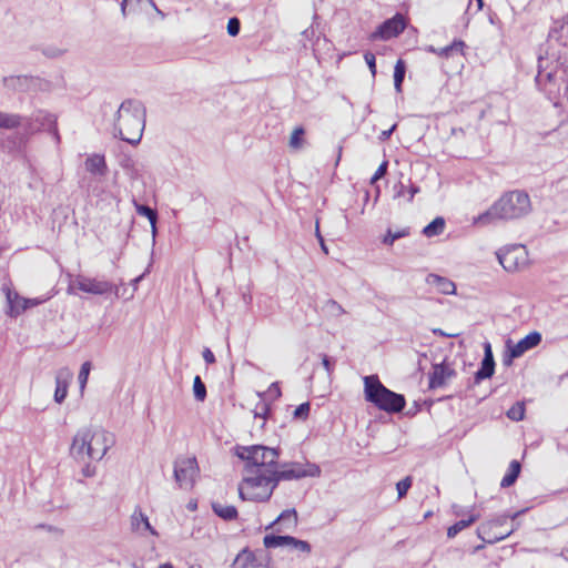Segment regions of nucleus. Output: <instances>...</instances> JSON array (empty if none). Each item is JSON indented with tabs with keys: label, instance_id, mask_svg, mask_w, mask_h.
<instances>
[{
	"label": "nucleus",
	"instance_id": "obj_47",
	"mask_svg": "<svg viewBox=\"0 0 568 568\" xmlns=\"http://www.w3.org/2000/svg\"><path fill=\"white\" fill-rule=\"evenodd\" d=\"M292 549H296L298 551H302V552H311V545L310 542L305 541V540H301V539H297V538H293V541H292V546L290 547Z\"/></svg>",
	"mask_w": 568,
	"mask_h": 568
},
{
	"label": "nucleus",
	"instance_id": "obj_41",
	"mask_svg": "<svg viewBox=\"0 0 568 568\" xmlns=\"http://www.w3.org/2000/svg\"><path fill=\"white\" fill-rule=\"evenodd\" d=\"M90 371H91V363L90 362H84L81 365V368H80V372H79V376H78L81 389H83L85 387L87 383H88V377H89Z\"/></svg>",
	"mask_w": 568,
	"mask_h": 568
},
{
	"label": "nucleus",
	"instance_id": "obj_55",
	"mask_svg": "<svg viewBox=\"0 0 568 568\" xmlns=\"http://www.w3.org/2000/svg\"><path fill=\"white\" fill-rule=\"evenodd\" d=\"M419 192H420L419 186H418V185H416V184H413V183H412V184L409 185V189H408V193H409L408 202H412V201H413V199H414V196H415V194H417V193H419Z\"/></svg>",
	"mask_w": 568,
	"mask_h": 568
},
{
	"label": "nucleus",
	"instance_id": "obj_28",
	"mask_svg": "<svg viewBox=\"0 0 568 568\" xmlns=\"http://www.w3.org/2000/svg\"><path fill=\"white\" fill-rule=\"evenodd\" d=\"M22 124L24 125L23 116H21L19 114H14V113H6V112L0 111V128L1 129L12 130V129L19 128Z\"/></svg>",
	"mask_w": 568,
	"mask_h": 568
},
{
	"label": "nucleus",
	"instance_id": "obj_3",
	"mask_svg": "<svg viewBox=\"0 0 568 568\" xmlns=\"http://www.w3.org/2000/svg\"><path fill=\"white\" fill-rule=\"evenodd\" d=\"M145 116L146 109L140 100H124L115 114L114 136L131 145H138L145 128Z\"/></svg>",
	"mask_w": 568,
	"mask_h": 568
},
{
	"label": "nucleus",
	"instance_id": "obj_12",
	"mask_svg": "<svg viewBox=\"0 0 568 568\" xmlns=\"http://www.w3.org/2000/svg\"><path fill=\"white\" fill-rule=\"evenodd\" d=\"M541 334L537 331L530 332L519 342H517L514 346H508V356L504 357L503 363L506 366L511 365L514 358H518L523 356L527 351L535 348L541 343Z\"/></svg>",
	"mask_w": 568,
	"mask_h": 568
},
{
	"label": "nucleus",
	"instance_id": "obj_40",
	"mask_svg": "<svg viewBox=\"0 0 568 568\" xmlns=\"http://www.w3.org/2000/svg\"><path fill=\"white\" fill-rule=\"evenodd\" d=\"M412 484H413V478L410 476H406L405 478H403L402 480H399L396 484L398 499H402L407 495V491L412 487Z\"/></svg>",
	"mask_w": 568,
	"mask_h": 568
},
{
	"label": "nucleus",
	"instance_id": "obj_64",
	"mask_svg": "<svg viewBox=\"0 0 568 568\" xmlns=\"http://www.w3.org/2000/svg\"><path fill=\"white\" fill-rule=\"evenodd\" d=\"M159 568H173L171 564H163Z\"/></svg>",
	"mask_w": 568,
	"mask_h": 568
},
{
	"label": "nucleus",
	"instance_id": "obj_1",
	"mask_svg": "<svg viewBox=\"0 0 568 568\" xmlns=\"http://www.w3.org/2000/svg\"><path fill=\"white\" fill-rule=\"evenodd\" d=\"M321 468L316 464L288 463L283 469L272 470V475L260 474L245 476L239 485V496L242 500L257 503L267 501L281 480L301 479L304 477H317Z\"/></svg>",
	"mask_w": 568,
	"mask_h": 568
},
{
	"label": "nucleus",
	"instance_id": "obj_54",
	"mask_svg": "<svg viewBox=\"0 0 568 568\" xmlns=\"http://www.w3.org/2000/svg\"><path fill=\"white\" fill-rule=\"evenodd\" d=\"M397 124H393L392 128H389L388 130H384L381 132L378 139L379 141L384 142L386 140H388L390 138V135L393 134L394 130L396 129Z\"/></svg>",
	"mask_w": 568,
	"mask_h": 568
},
{
	"label": "nucleus",
	"instance_id": "obj_58",
	"mask_svg": "<svg viewBox=\"0 0 568 568\" xmlns=\"http://www.w3.org/2000/svg\"><path fill=\"white\" fill-rule=\"evenodd\" d=\"M433 333H434L435 335L444 336V337H456V336H457V334H447V333H445V332H444L443 329H440V328H435V329H433Z\"/></svg>",
	"mask_w": 568,
	"mask_h": 568
},
{
	"label": "nucleus",
	"instance_id": "obj_50",
	"mask_svg": "<svg viewBox=\"0 0 568 568\" xmlns=\"http://www.w3.org/2000/svg\"><path fill=\"white\" fill-rule=\"evenodd\" d=\"M322 365L327 374L331 375L334 371L335 359L324 354L322 355Z\"/></svg>",
	"mask_w": 568,
	"mask_h": 568
},
{
	"label": "nucleus",
	"instance_id": "obj_7",
	"mask_svg": "<svg viewBox=\"0 0 568 568\" xmlns=\"http://www.w3.org/2000/svg\"><path fill=\"white\" fill-rule=\"evenodd\" d=\"M41 130H45L52 134L57 143L60 142L57 116L54 114L44 110H37L30 116L24 118L26 134L31 135Z\"/></svg>",
	"mask_w": 568,
	"mask_h": 568
},
{
	"label": "nucleus",
	"instance_id": "obj_52",
	"mask_svg": "<svg viewBox=\"0 0 568 568\" xmlns=\"http://www.w3.org/2000/svg\"><path fill=\"white\" fill-rule=\"evenodd\" d=\"M141 3V0H123L121 2V12L123 14V17L126 16V8L128 7H134L136 4H140Z\"/></svg>",
	"mask_w": 568,
	"mask_h": 568
},
{
	"label": "nucleus",
	"instance_id": "obj_37",
	"mask_svg": "<svg viewBox=\"0 0 568 568\" xmlns=\"http://www.w3.org/2000/svg\"><path fill=\"white\" fill-rule=\"evenodd\" d=\"M409 235V227H405L400 231L393 232L390 229L387 230L386 235L383 239V243L386 245H393L396 240Z\"/></svg>",
	"mask_w": 568,
	"mask_h": 568
},
{
	"label": "nucleus",
	"instance_id": "obj_23",
	"mask_svg": "<svg viewBox=\"0 0 568 568\" xmlns=\"http://www.w3.org/2000/svg\"><path fill=\"white\" fill-rule=\"evenodd\" d=\"M212 510L217 517L225 521L235 520L239 516V511L235 506L224 505L219 501L212 503Z\"/></svg>",
	"mask_w": 568,
	"mask_h": 568
},
{
	"label": "nucleus",
	"instance_id": "obj_29",
	"mask_svg": "<svg viewBox=\"0 0 568 568\" xmlns=\"http://www.w3.org/2000/svg\"><path fill=\"white\" fill-rule=\"evenodd\" d=\"M445 229V220L442 216L435 217L423 229V234L427 237H433L442 234Z\"/></svg>",
	"mask_w": 568,
	"mask_h": 568
},
{
	"label": "nucleus",
	"instance_id": "obj_19",
	"mask_svg": "<svg viewBox=\"0 0 568 568\" xmlns=\"http://www.w3.org/2000/svg\"><path fill=\"white\" fill-rule=\"evenodd\" d=\"M131 527L133 531L142 532L146 530L151 535L158 536V531L151 526L148 516L140 508H136L131 516Z\"/></svg>",
	"mask_w": 568,
	"mask_h": 568
},
{
	"label": "nucleus",
	"instance_id": "obj_18",
	"mask_svg": "<svg viewBox=\"0 0 568 568\" xmlns=\"http://www.w3.org/2000/svg\"><path fill=\"white\" fill-rule=\"evenodd\" d=\"M85 170L93 176L104 178L108 172L105 156L103 154L93 153L85 159Z\"/></svg>",
	"mask_w": 568,
	"mask_h": 568
},
{
	"label": "nucleus",
	"instance_id": "obj_16",
	"mask_svg": "<svg viewBox=\"0 0 568 568\" xmlns=\"http://www.w3.org/2000/svg\"><path fill=\"white\" fill-rule=\"evenodd\" d=\"M45 300L40 298H24L20 297L18 293L8 291L7 292V302L9 305L8 314L10 316H18L30 307H34L43 303Z\"/></svg>",
	"mask_w": 568,
	"mask_h": 568
},
{
	"label": "nucleus",
	"instance_id": "obj_11",
	"mask_svg": "<svg viewBox=\"0 0 568 568\" xmlns=\"http://www.w3.org/2000/svg\"><path fill=\"white\" fill-rule=\"evenodd\" d=\"M406 28V20L405 18L396 13L390 19L385 20L382 22L377 29L371 33L369 39L372 41L376 40H389L392 38H395L399 36Z\"/></svg>",
	"mask_w": 568,
	"mask_h": 568
},
{
	"label": "nucleus",
	"instance_id": "obj_44",
	"mask_svg": "<svg viewBox=\"0 0 568 568\" xmlns=\"http://www.w3.org/2000/svg\"><path fill=\"white\" fill-rule=\"evenodd\" d=\"M311 405L308 402L302 403L294 410V417L297 419H306L310 415Z\"/></svg>",
	"mask_w": 568,
	"mask_h": 568
},
{
	"label": "nucleus",
	"instance_id": "obj_21",
	"mask_svg": "<svg viewBox=\"0 0 568 568\" xmlns=\"http://www.w3.org/2000/svg\"><path fill=\"white\" fill-rule=\"evenodd\" d=\"M71 375L68 372L60 371L55 376V390L54 400L58 404L64 402L68 395L69 378Z\"/></svg>",
	"mask_w": 568,
	"mask_h": 568
},
{
	"label": "nucleus",
	"instance_id": "obj_48",
	"mask_svg": "<svg viewBox=\"0 0 568 568\" xmlns=\"http://www.w3.org/2000/svg\"><path fill=\"white\" fill-rule=\"evenodd\" d=\"M36 529H44L50 534H53L57 537H61L63 535V529L59 528L57 526L47 525V524H39L36 526Z\"/></svg>",
	"mask_w": 568,
	"mask_h": 568
},
{
	"label": "nucleus",
	"instance_id": "obj_34",
	"mask_svg": "<svg viewBox=\"0 0 568 568\" xmlns=\"http://www.w3.org/2000/svg\"><path fill=\"white\" fill-rule=\"evenodd\" d=\"M193 394L197 402H204L207 395L206 386L199 375H196L193 381Z\"/></svg>",
	"mask_w": 568,
	"mask_h": 568
},
{
	"label": "nucleus",
	"instance_id": "obj_4",
	"mask_svg": "<svg viewBox=\"0 0 568 568\" xmlns=\"http://www.w3.org/2000/svg\"><path fill=\"white\" fill-rule=\"evenodd\" d=\"M90 460H100L106 454L108 449L114 444V437L111 433L104 429L92 430L90 428H82L74 435L70 448L71 455L84 462V446L89 444Z\"/></svg>",
	"mask_w": 568,
	"mask_h": 568
},
{
	"label": "nucleus",
	"instance_id": "obj_43",
	"mask_svg": "<svg viewBox=\"0 0 568 568\" xmlns=\"http://www.w3.org/2000/svg\"><path fill=\"white\" fill-rule=\"evenodd\" d=\"M41 52L47 58L55 59V58L63 55L65 53V49H60L54 45H48V47L42 48Z\"/></svg>",
	"mask_w": 568,
	"mask_h": 568
},
{
	"label": "nucleus",
	"instance_id": "obj_45",
	"mask_svg": "<svg viewBox=\"0 0 568 568\" xmlns=\"http://www.w3.org/2000/svg\"><path fill=\"white\" fill-rule=\"evenodd\" d=\"M240 30H241V22H240L239 18H236V17L230 18L229 22H227V33L231 37H236L240 33Z\"/></svg>",
	"mask_w": 568,
	"mask_h": 568
},
{
	"label": "nucleus",
	"instance_id": "obj_57",
	"mask_svg": "<svg viewBox=\"0 0 568 568\" xmlns=\"http://www.w3.org/2000/svg\"><path fill=\"white\" fill-rule=\"evenodd\" d=\"M270 392H274L276 397H280L282 395L281 388L277 382H274L270 386Z\"/></svg>",
	"mask_w": 568,
	"mask_h": 568
},
{
	"label": "nucleus",
	"instance_id": "obj_49",
	"mask_svg": "<svg viewBox=\"0 0 568 568\" xmlns=\"http://www.w3.org/2000/svg\"><path fill=\"white\" fill-rule=\"evenodd\" d=\"M365 62L367 63L373 75L376 74V59L374 53L367 51L364 54Z\"/></svg>",
	"mask_w": 568,
	"mask_h": 568
},
{
	"label": "nucleus",
	"instance_id": "obj_14",
	"mask_svg": "<svg viewBox=\"0 0 568 568\" xmlns=\"http://www.w3.org/2000/svg\"><path fill=\"white\" fill-rule=\"evenodd\" d=\"M457 375V372L450 367L446 359L442 363L433 364L432 372L429 373V389L443 387L447 379Z\"/></svg>",
	"mask_w": 568,
	"mask_h": 568
},
{
	"label": "nucleus",
	"instance_id": "obj_20",
	"mask_svg": "<svg viewBox=\"0 0 568 568\" xmlns=\"http://www.w3.org/2000/svg\"><path fill=\"white\" fill-rule=\"evenodd\" d=\"M427 284L435 286L442 294H455L456 285L453 281L447 277H443L437 274H428L426 277Z\"/></svg>",
	"mask_w": 568,
	"mask_h": 568
},
{
	"label": "nucleus",
	"instance_id": "obj_35",
	"mask_svg": "<svg viewBox=\"0 0 568 568\" xmlns=\"http://www.w3.org/2000/svg\"><path fill=\"white\" fill-rule=\"evenodd\" d=\"M507 417L514 422L523 420L525 417V404L521 402L515 403L506 413Z\"/></svg>",
	"mask_w": 568,
	"mask_h": 568
},
{
	"label": "nucleus",
	"instance_id": "obj_8",
	"mask_svg": "<svg viewBox=\"0 0 568 568\" xmlns=\"http://www.w3.org/2000/svg\"><path fill=\"white\" fill-rule=\"evenodd\" d=\"M235 455L246 462L245 471L247 476L264 474L263 445L236 446Z\"/></svg>",
	"mask_w": 568,
	"mask_h": 568
},
{
	"label": "nucleus",
	"instance_id": "obj_38",
	"mask_svg": "<svg viewBox=\"0 0 568 568\" xmlns=\"http://www.w3.org/2000/svg\"><path fill=\"white\" fill-rule=\"evenodd\" d=\"M324 310L332 317H339L345 314V310L335 300H327Z\"/></svg>",
	"mask_w": 568,
	"mask_h": 568
},
{
	"label": "nucleus",
	"instance_id": "obj_36",
	"mask_svg": "<svg viewBox=\"0 0 568 568\" xmlns=\"http://www.w3.org/2000/svg\"><path fill=\"white\" fill-rule=\"evenodd\" d=\"M305 130L303 126H297L291 134L290 146L292 149H301L304 142Z\"/></svg>",
	"mask_w": 568,
	"mask_h": 568
},
{
	"label": "nucleus",
	"instance_id": "obj_17",
	"mask_svg": "<svg viewBox=\"0 0 568 568\" xmlns=\"http://www.w3.org/2000/svg\"><path fill=\"white\" fill-rule=\"evenodd\" d=\"M557 73V65L549 67V60L539 57L538 59V72L536 75V83L539 87H544L546 89L547 84H551L555 82Z\"/></svg>",
	"mask_w": 568,
	"mask_h": 568
},
{
	"label": "nucleus",
	"instance_id": "obj_33",
	"mask_svg": "<svg viewBox=\"0 0 568 568\" xmlns=\"http://www.w3.org/2000/svg\"><path fill=\"white\" fill-rule=\"evenodd\" d=\"M465 42L463 40H454L449 45L439 49L438 55L449 58L455 52L463 54Z\"/></svg>",
	"mask_w": 568,
	"mask_h": 568
},
{
	"label": "nucleus",
	"instance_id": "obj_59",
	"mask_svg": "<svg viewBox=\"0 0 568 568\" xmlns=\"http://www.w3.org/2000/svg\"><path fill=\"white\" fill-rule=\"evenodd\" d=\"M397 187H398V190L396 191V196H398V197L403 196L404 195L405 185L402 182H399L398 185L395 186V189H397Z\"/></svg>",
	"mask_w": 568,
	"mask_h": 568
},
{
	"label": "nucleus",
	"instance_id": "obj_30",
	"mask_svg": "<svg viewBox=\"0 0 568 568\" xmlns=\"http://www.w3.org/2000/svg\"><path fill=\"white\" fill-rule=\"evenodd\" d=\"M477 519H478V515H470L467 519H462V520L456 521L454 525H452L447 529V537L448 538L456 537L462 530L471 526Z\"/></svg>",
	"mask_w": 568,
	"mask_h": 568
},
{
	"label": "nucleus",
	"instance_id": "obj_31",
	"mask_svg": "<svg viewBox=\"0 0 568 568\" xmlns=\"http://www.w3.org/2000/svg\"><path fill=\"white\" fill-rule=\"evenodd\" d=\"M406 73V63L403 59H398L394 67V88L396 92H402L403 82Z\"/></svg>",
	"mask_w": 568,
	"mask_h": 568
},
{
	"label": "nucleus",
	"instance_id": "obj_9",
	"mask_svg": "<svg viewBox=\"0 0 568 568\" xmlns=\"http://www.w3.org/2000/svg\"><path fill=\"white\" fill-rule=\"evenodd\" d=\"M500 265L507 272H516L527 264V252L524 245H511L497 252Z\"/></svg>",
	"mask_w": 568,
	"mask_h": 568
},
{
	"label": "nucleus",
	"instance_id": "obj_53",
	"mask_svg": "<svg viewBox=\"0 0 568 568\" xmlns=\"http://www.w3.org/2000/svg\"><path fill=\"white\" fill-rule=\"evenodd\" d=\"M203 358L206 364L215 363V356H214L213 352L207 347H205L203 351Z\"/></svg>",
	"mask_w": 568,
	"mask_h": 568
},
{
	"label": "nucleus",
	"instance_id": "obj_42",
	"mask_svg": "<svg viewBox=\"0 0 568 568\" xmlns=\"http://www.w3.org/2000/svg\"><path fill=\"white\" fill-rule=\"evenodd\" d=\"M268 414H270V404H267L264 400L258 402L256 405V408L254 410V417L262 418L265 420L268 417Z\"/></svg>",
	"mask_w": 568,
	"mask_h": 568
},
{
	"label": "nucleus",
	"instance_id": "obj_26",
	"mask_svg": "<svg viewBox=\"0 0 568 568\" xmlns=\"http://www.w3.org/2000/svg\"><path fill=\"white\" fill-rule=\"evenodd\" d=\"M133 205H134L135 211H136V213L139 215L145 216L149 220V222L151 224V229H152V234H153V236H155V234H156V222H158V219H159L156 210L150 207L149 205L139 203L135 200H133Z\"/></svg>",
	"mask_w": 568,
	"mask_h": 568
},
{
	"label": "nucleus",
	"instance_id": "obj_5",
	"mask_svg": "<svg viewBox=\"0 0 568 568\" xmlns=\"http://www.w3.org/2000/svg\"><path fill=\"white\" fill-rule=\"evenodd\" d=\"M365 399L388 414L400 413L406 405L405 396L387 388L377 375L364 377Z\"/></svg>",
	"mask_w": 568,
	"mask_h": 568
},
{
	"label": "nucleus",
	"instance_id": "obj_22",
	"mask_svg": "<svg viewBox=\"0 0 568 568\" xmlns=\"http://www.w3.org/2000/svg\"><path fill=\"white\" fill-rule=\"evenodd\" d=\"M275 525H280L285 529H292L297 526V513L294 508L286 509L282 511L278 517L272 521L266 529L274 527Z\"/></svg>",
	"mask_w": 568,
	"mask_h": 568
},
{
	"label": "nucleus",
	"instance_id": "obj_39",
	"mask_svg": "<svg viewBox=\"0 0 568 568\" xmlns=\"http://www.w3.org/2000/svg\"><path fill=\"white\" fill-rule=\"evenodd\" d=\"M29 78L27 75L9 77L4 78V85L17 90H23Z\"/></svg>",
	"mask_w": 568,
	"mask_h": 568
},
{
	"label": "nucleus",
	"instance_id": "obj_32",
	"mask_svg": "<svg viewBox=\"0 0 568 568\" xmlns=\"http://www.w3.org/2000/svg\"><path fill=\"white\" fill-rule=\"evenodd\" d=\"M121 168L125 171V173L130 176V179L135 180L141 176L140 170L136 166L134 160L130 156H125L120 162Z\"/></svg>",
	"mask_w": 568,
	"mask_h": 568
},
{
	"label": "nucleus",
	"instance_id": "obj_56",
	"mask_svg": "<svg viewBox=\"0 0 568 568\" xmlns=\"http://www.w3.org/2000/svg\"><path fill=\"white\" fill-rule=\"evenodd\" d=\"M141 2H146L148 4H150L155 10L156 14H159L161 19H164L165 14L158 8L154 0H141Z\"/></svg>",
	"mask_w": 568,
	"mask_h": 568
},
{
	"label": "nucleus",
	"instance_id": "obj_63",
	"mask_svg": "<svg viewBox=\"0 0 568 568\" xmlns=\"http://www.w3.org/2000/svg\"><path fill=\"white\" fill-rule=\"evenodd\" d=\"M477 1V11L483 9L484 1L483 0H476Z\"/></svg>",
	"mask_w": 568,
	"mask_h": 568
},
{
	"label": "nucleus",
	"instance_id": "obj_25",
	"mask_svg": "<svg viewBox=\"0 0 568 568\" xmlns=\"http://www.w3.org/2000/svg\"><path fill=\"white\" fill-rule=\"evenodd\" d=\"M263 455H264V474L272 475V470L277 468V459L280 457L278 448H271L267 446H263Z\"/></svg>",
	"mask_w": 568,
	"mask_h": 568
},
{
	"label": "nucleus",
	"instance_id": "obj_10",
	"mask_svg": "<svg viewBox=\"0 0 568 568\" xmlns=\"http://www.w3.org/2000/svg\"><path fill=\"white\" fill-rule=\"evenodd\" d=\"M525 510H519L513 515H503V516H499L493 520H489L487 523H484L481 524L478 528H477V534H478V537L484 541V542H487V544H494V542H497V541H500L503 539H505L506 537H508L514 529H510L508 530L506 534H497V532H493V529L495 527H501L504 525V523H506V520L508 518H511L513 520H515L519 515H521Z\"/></svg>",
	"mask_w": 568,
	"mask_h": 568
},
{
	"label": "nucleus",
	"instance_id": "obj_61",
	"mask_svg": "<svg viewBox=\"0 0 568 568\" xmlns=\"http://www.w3.org/2000/svg\"><path fill=\"white\" fill-rule=\"evenodd\" d=\"M89 447H93V445H91V442L89 444H85L84 446V460L88 458L90 459V452H89Z\"/></svg>",
	"mask_w": 568,
	"mask_h": 568
},
{
	"label": "nucleus",
	"instance_id": "obj_60",
	"mask_svg": "<svg viewBox=\"0 0 568 568\" xmlns=\"http://www.w3.org/2000/svg\"><path fill=\"white\" fill-rule=\"evenodd\" d=\"M21 140H22V138L19 139V142H21ZM8 143H10L12 145L11 149L18 148V138L14 136L12 139H8Z\"/></svg>",
	"mask_w": 568,
	"mask_h": 568
},
{
	"label": "nucleus",
	"instance_id": "obj_46",
	"mask_svg": "<svg viewBox=\"0 0 568 568\" xmlns=\"http://www.w3.org/2000/svg\"><path fill=\"white\" fill-rule=\"evenodd\" d=\"M388 162L383 161L377 168L374 175L371 178V184H375L378 180L383 179L387 173Z\"/></svg>",
	"mask_w": 568,
	"mask_h": 568
},
{
	"label": "nucleus",
	"instance_id": "obj_27",
	"mask_svg": "<svg viewBox=\"0 0 568 568\" xmlns=\"http://www.w3.org/2000/svg\"><path fill=\"white\" fill-rule=\"evenodd\" d=\"M520 471H521V464L516 459L511 460L507 473L505 474V476L503 477V479L500 481V486L503 488L513 486L516 483L517 478L519 477Z\"/></svg>",
	"mask_w": 568,
	"mask_h": 568
},
{
	"label": "nucleus",
	"instance_id": "obj_6",
	"mask_svg": "<svg viewBox=\"0 0 568 568\" xmlns=\"http://www.w3.org/2000/svg\"><path fill=\"white\" fill-rule=\"evenodd\" d=\"M74 287H77L83 293L93 295L114 294L115 297L120 296L119 286L113 284L112 282L98 277H89L81 274L74 276L71 280L68 287V293L71 294Z\"/></svg>",
	"mask_w": 568,
	"mask_h": 568
},
{
	"label": "nucleus",
	"instance_id": "obj_2",
	"mask_svg": "<svg viewBox=\"0 0 568 568\" xmlns=\"http://www.w3.org/2000/svg\"><path fill=\"white\" fill-rule=\"evenodd\" d=\"M531 212V202L527 192L513 190L505 192L490 207L474 217L476 225H489L497 221H514Z\"/></svg>",
	"mask_w": 568,
	"mask_h": 568
},
{
	"label": "nucleus",
	"instance_id": "obj_13",
	"mask_svg": "<svg viewBox=\"0 0 568 568\" xmlns=\"http://www.w3.org/2000/svg\"><path fill=\"white\" fill-rule=\"evenodd\" d=\"M199 471L195 457L183 458L174 464V477L180 487H191Z\"/></svg>",
	"mask_w": 568,
	"mask_h": 568
},
{
	"label": "nucleus",
	"instance_id": "obj_51",
	"mask_svg": "<svg viewBox=\"0 0 568 568\" xmlns=\"http://www.w3.org/2000/svg\"><path fill=\"white\" fill-rule=\"evenodd\" d=\"M318 19V16L315 14L314 18H313V24L305 29L303 32H302V36H304L307 40H312L313 37L315 36V28H314V24L316 22V20Z\"/></svg>",
	"mask_w": 568,
	"mask_h": 568
},
{
	"label": "nucleus",
	"instance_id": "obj_62",
	"mask_svg": "<svg viewBox=\"0 0 568 568\" xmlns=\"http://www.w3.org/2000/svg\"><path fill=\"white\" fill-rule=\"evenodd\" d=\"M83 474H84V476H87V477L92 476V473H91V470H90V466H89V465H88L85 468H83Z\"/></svg>",
	"mask_w": 568,
	"mask_h": 568
},
{
	"label": "nucleus",
	"instance_id": "obj_15",
	"mask_svg": "<svg viewBox=\"0 0 568 568\" xmlns=\"http://www.w3.org/2000/svg\"><path fill=\"white\" fill-rule=\"evenodd\" d=\"M495 359L489 342L484 343V357L479 369L474 374V385H479L484 379L490 378L495 373Z\"/></svg>",
	"mask_w": 568,
	"mask_h": 568
},
{
	"label": "nucleus",
	"instance_id": "obj_24",
	"mask_svg": "<svg viewBox=\"0 0 568 568\" xmlns=\"http://www.w3.org/2000/svg\"><path fill=\"white\" fill-rule=\"evenodd\" d=\"M292 536L288 535H275L268 534L263 538V544L265 548H278V547H291L293 541Z\"/></svg>",
	"mask_w": 568,
	"mask_h": 568
}]
</instances>
